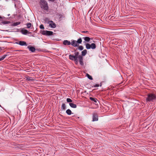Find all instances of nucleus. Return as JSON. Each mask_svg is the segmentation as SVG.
<instances>
[{
  "label": "nucleus",
  "instance_id": "nucleus-1",
  "mask_svg": "<svg viewBox=\"0 0 156 156\" xmlns=\"http://www.w3.org/2000/svg\"><path fill=\"white\" fill-rule=\"evenodd\" d=\"M79 52H77L75 53V55H72L71 54L70 55H69V58L72 59H73V58H78L79 60L80 64L81 66H83L84 65L83 57L81 55H79Z\"/></svg>",
  "mask_w": 156,
  "mask_h": 156
},
{
  "label": "nucleus",
  "instance_id": "nucleus-2",
  "mask_svg": "<svg viewBox=\"0 0 156 156\" xmlns=\"http://www.w3.org/2000/svg\"><path fill=\"white\" fill-rule=\"evenodd\" d=\"M39 4L41 9L45 11H48V7L47 2L45 0H40Z\"/></svg>",
  "mask_w": 156,
  "mask_h": 156
},
{
  "label": "nucleus",
  "instance_id": "nucleus-3",
  "mask_svg": "<svg viewBox=\"0 0 156 156\" xmlns=\"http://www.w3.org/2000/svg\"><path fill=\"white\" fill-rule=\"evenodd\" d=\"M147 96L146 100V102L147 103L153 102L156 99V96L154 94L150 93L148 94Z\"/></svg>",
  "mask_w": 156,
  "mask_h": 156
},
{
  "label": "nucleus",
  "instance_id": "nucleus-4",
  "mask_svg": "<svg viewBox=\"0 0 156 156\" xmlns=\"http://www.w3.org/2000/svg\"><path fill=\"white\" fill-rule=\"evenodd\" d=\"M86 48L87 49H90L91 48L92 49H95L96 48V45L94 43H91L90 44L88 43H87L86 44Z\"/></svg>",
  "mask_w": 156,
  "mask_h": 156
},
{
  "label": "nucleus",
  "instance_id": "nucleus-5",
  "mask_svg": "<svg viewBox=\"0 0 156 156\" xmlns=\"http://www.w3.org/2000/svg\"><path fill=\"white\" fill-rule=\"evenodd\" d=\"M48 23L49 24V26L51 28H54L56 27V24L52 21H49Z\"/></svg>",
  "mask_w": 156,
  "mask_h": 156
},
{
  "label": "nucleus",
  "instance_id": "nucleus-6",
  "mask_svg": "<svg viewBox=\"0 0 156 156\" xmlns=\"http://www.w3.org/2000/svg\"><path fill=\"white\" fill-rule=\"evenodd\" d=\"M53 32L52 31L45 30L43 32L42 34L46 35H52Z\"/></svg>",
  "mask_w": 156,
  "mask_h": 156
},
{
  "label": "nucleus",
  "instance_id": "nucleus-7",
  "mask_svg": "<svg viewBox=\"0 0 156 156\" xmlns=\"http://www.w3.org/2000/svg\"><path fill=\"white\" fill-rule=\"evenodd\" d=\"M93 121H97L98 120V116L96 113H94L92 117Z\"/></svg>",
  "mask_w": 156,
  "mask_h": 156
},
{
  "label": "nucleus",
  "instance_id": "nucleus-8",
  "mask_svg": "<svg viewBox=\"0 0 156 156\" xmlns=\"http://www.w3.org/2000/svg\"><path fill=\"white\" fill-rule=\"evenodd\" d=\"M71 43L73 46L75 47H77L79 46V45L77 43L75 40H72Z\"/></svg>",
  "mask_w": 156,
  "mask_h": 156
},
{
  "label": "nucleus",
  "instance_id": "nucleus-9",
  "mask_svg": "<svg viewBox=\"0 0 156 156\" xmlns=\"http://www.w3.org/2000/svg\"><path fill=\"white\" fill-rule=\"evenodd\" d=\"M27 48L29 49L30 51H31L32 52H34L35 51V48L34 47L32 46L31 45H29L27 47Z\"/></svg>",
  "mask_w": 156,
  "mask_h": 156
},
{
  "label": "nucleus",
  "instance_id": "nucleus-10",
  "mask_svg": "<svg viewBox=\"0 0 156 156\" xmlns=\"http://www.w3.org/2000/svg\"><path fill=\"white\" fill-rule=\"evenodd\" d=\"M17 44H18L21 46H27V44L26 42L24 41H20L19 43H16Z\"/></svg>",
  "mask_w": 156,
  "mask_h": 156
},
{
  "label": "nucleus",
  "instance_id": "nucleus-11",
  "mask_svg": "<svg viewBox=\"0 0 156 156\" xmlns=\"http://www.w3.org/2000/svg\"><path fill=\"white\" fill-rule=\"evenodd\" d=\"M21 32L22 34L24 35H26L27 34H31V33L29 32L27 30H22L21 31Z\"/></svg>",
  "mask_w": 156,
  "mask_h": 156
},
{
  "label": "nucleus",
  "instance_id": "nucleus-12",
  "mask_svg": "<svg viewBox=\"0 0 156 156\" xmlns=\"http://www.w3.org/2000/svg\"><path fill=\"white\" fill-rule=\"evenodd\" d=\"M71 42L70 41H68L67 40H64L63 42V44L64 45H70L71 44Z\"/></svg>",
  "mask_w": 156,
  "mask_h": 156
},
{
  "label": "nucleus",
  "instance_id": "nucleus-13",
  "mask_svg": "<svg viewBox=\"0 0 156 156\" xmlns=\"http://www.w3.org/2000/svg\"><path fill=\"white\" fill-rule=\"evenodd\" d=\"M1 22H0V24L1 25H5L7 24H9L11 22L9 21H3L2 20H0Z\"/></svg>",
  "mask_w": 156,
  "mask_h": 156
},
{
  "label": "nucleus",
  "instance_id": "nucleus-14",
  "mask_svg": "<svg viewBox=\"0 0 156 156\" xmlns=\"http://www.w3.org/2000/svg\"><path fill=\"white\" fill-rule=\"evenodd\" d=\"M69 105L71 107L73 108H76L77 107V106L76 104H74L73 103H69Z\"/></svg>",
  "mask_w": 156,
  "mask_h": 156
},
{
  "label": "nucleus",
  "instance_id": "nucleus-15",
  "mask_svg": "<svg viewBox=\"0 0 156 156\" xmlns=\"http://www.w3.org/2000/svg\"><path fill=\"white\" fill-rule=\"evenodd\" d=\"M90 99L91 101H93L95 103H97V101H98L97 99L95 98H93L92 97H90Z\"/></svg>",
  "mask_w": 156,
  "mask_h": 156
},
{
  "label": "nucleus",
  "instance_id": "nucleus-16",
  "mask_svg": "<svg viewBox=\"0 0 156 156\" xmlns=\"http://www.w3.org/2000/svg\"><path fill=\"white\" fill-rule=\"evenodd\" d=\"M87 52V51L86 49H85L83 50V51H82L81 52L82 53V56H85Z\"/></svg>",
  "mask_w": 156,
  "mask_h": 156
},
{
  "label": "nucleus",
  "instance_id": "nucleus-17",
  "mask_svg": "<svg viewBox=\"0 0 156 156\" xmlns=\"http://www.w3.org/2000/svg\"><path fill=\"white\" fill-rule=\"evenodd\" d=\"M83 38L86 41L88 42H89L91 39L89 37H83Z\"/></svg>",
  "mask_w": 156,
  "mask_h": 156
},
{
  "label": "nucleus",
  "instance_id": "nucleus-18",
  "mask_svg": "<svg viewBox=\"0 0 156 156\" xmlns=\"http://www.w3.org/2000/svg\"><path fill=\"white\" fill-rule=\"evenodd\" d=\"M20 24V22H15V23H13L11 25V26H12L14 27V26H16L18 25H19Z\"/></svg>",
  "mask_w": 156,
  "mask_h": 156
},
{
  "label": "nucleus",
  "instance_id": "nucleus-19",
  "mask_svg": "<svg viewBox=\"0 0 156 156\" xmlns=\"http://www.w3.org/2000/svg\"><path fill=\"white\" fill-rule=\"evenodd\" d=\"M78 58H73V59H71V58H69L70 60H73V61H74L75 62V63L76 64H77L78 63V59H77Z\"/></svg>",
  "mask_w": 156,
  "mask_h": 156
},
{
  "label": "nucleus",
  "instance_id": "nucleus-20",
  "mask_svg": "<svg viewBox=\"0 0 156 156\" xmlns=\"http://www.w3.org/2000/svg\"><path fill=\"white\" fill-rule=\"evenodd\" d=\"M66 112L68 115H70L72 114L71 111L69 109L67 110L66 111Z\"/></svg>",
  "mask_w": 156,
  "mask_h": 156
},
{
  "label": "nucleus",
  "instance_id": "nucleus-21",
  "mask_svg": "<svg viewBox=\"0 0 156 156\" xmlns=\"http://www.w3.org/2000/svg\"><path fill=\"white\" fill-rule=\"evenodd\" d=\"M7 55H3L0 57V61L3 60Z\"/></svg>",
  "mask_w": 156,
  "mask_h": 156
},
{
  "label": "nucleus",
  "instance_id": "nucleus-22",
  "mask_svg": "<svg viewBox=\"0 0 156 156\" xmlns=\"http://www.w3.org/2000/svg\"><path fill=\"white\" fill-rule=\"evenodd\" d=\"M61 108L62 110H65L66 108V106L65 104L64 103L62 104Z\"/></svg>",
  "mask_w": 156,
  "mask_h": 156
},
{
  "label": "nucleus",
  "instance_id": "nucleus-23",
  "mask_svg": "<svg viewBox=\"0 0 156 156\" xmlns=\"http://www.w3.org/2000/svg\"><path fill=\"white\" fill-rule=\"evenodd\" d=\"M77 43L78 44H81L82 43V40L81 38H80L77 41H76Z\"/></svg>",
  "mask_w": 156,
  "mask_h": 156
},
{
  "label": "nucleus",
  "instance_id": "nucleus-24",
  "mask_svg": "<svg viewBox=\"0 0 156 156\" xmlns=\"http://www.w3.org/2000/svg\"><path fill=\"white\" fill-rule=\"evenodd\" d=\"M86 75L87 77L90 80H92L93 79L92 77L89 74L87 73Z\"/></svg>",
  "mask_w": 156,
  "mask_h": 156
},
{
  "label": "nucleus",
  "instance_id": "nucleus-25",
  "mask_svg": "<svg viewBox=\"0 0 156 156\" xmlns=\"http://www.w3.org/2000/svg\"><path fill=\"white\" fill-rule=\"evenodd\" d=\"M26 25L27 26V28H29L31 27V23H27L26 24Z\"/></svg>",
  "mask_w": 156,
  "mask_h": 156
},
{
  "label": "nucleus",
  "instance_id": "nucleus-26",
  "mask_svg": "<svg viewBox=\"0 0 156 156\" xmlns=\"http://www.w3.org/2000/svg\"><path fill=\"white\" fill-rule=\"evenodd\" d=\"M83 49V47L82 46L80 45L79 46L78 48V49L80 50H82Z\"/></svg>",
  "mask_w": 156,
  "mask_h": 156
},
{
  "label": "nucleus",
  "instance_id": "nucleus-27",
  "mask_svg": "<svg viewBox=\"0 0 156 156\" xmlns=\"http://www.w3.org/2000/svg\"><path fill=\"white\" fill-rule=\"evenodd\" d=\"M66 101L68 102H69V103L70 102H72V100L69 98H67L66 99Z\"/></svg>",
  "mask_w": 156,
  "mask_h": 156
},
{
  "label": "nucleus",
  "instance_id": "nucleus-28",
  "mask_svg": "<svg viewBox=\"0 0 156 156\" xmlns=\"http://www.w3.org/2000/svg\"><path fill=\"white\" fill-rule=\"evenodd\" d=\"M99 86V84H96L95 85H94L93 86H92V87H98Z\"/></svg>",
  "mask_w": 156,
  "mask_h": 156
},
{
  "label": "nucleus",
  "instance_id": "nucleus-29",
  "mask_svg": "<svg viewBox=\"0 0 156 156\" xmlns=\"http://www.w3.org/2000/svg\"><path fill=\"white\" fill-rule=\"evenodd\" d=\"M40 28L41 29H44V27L43 24H41L40 26Z\"/></svg>",
  "mask_w": 156,
  "mask_h": 156
},
{
  "label": "nucleus",
  "instance_id": "nucleus-30",
  "mask_svg": "<svg viewBox=\"0 0 156 156\" xmlns=\"http://www.w3.org/2000/svg\"><path fill=\"white\" fill-rule=\"evenodd\" d=\"M82 32L83 33H88V31H82Z\"/></svg>",
  "mask_w": 156,
  "mask_h": 156
},
{
  "label": "nucleus",
  "instance_id": "nucleus-31",
  "mask_svg": "<svg viewBox=\"0 0 156 156\" xmlns=\"http://www.w3.org/2000/svg\"><path fill=\"white\" fill-rule=\"evenodd\" d=\"M48 1H51L52 2H54L55 0H48Z\"/></svg>",
  "mask_w": 156,
  "mask_h": 156
},
{
  "label": "nucleus",
  "instance_id": "nucleus-32",
  "mask_svg": "<svg viewBox=\"0 0 156 156\" xmlns=\"http://www.w3.org/2000/svg\"><path fill=\"white\" fill-rule=\"evenodd\" d=\"M102 83H100V87H101V86H102Z\"/></svg>",
  "mask_w": 156,
  "mask_h": 156
},
{
  "label": "nucleus",
  "instance_id": "nucleus-33",
  "mask_svg": "<svg viewBox=\"0 0 156 156\" xmlns=\"http://www.w3.org/2000/svg\"><path fill=\"white\" fill-rule=\"evenodd\" d=\"M2 18L0 16V19H2Z\"/></svg>",
  "mask_w": 156,
  "mask_h": 156
},
{
  "label": "nucleus",
  "instance_id": "nucleus-34",
  "mask_svg": "<svg viewBox=\"0 0 156 156\" xmlns=\"http://www.w3.org/2000/svg\"><path fill=\"white\" fill-rule=\"evenodd\" d=\"M28 80H30V79H28Z\"/></svg>",
  "mask_w": 156,
  "mask_h": 156
},
{
  "label": "nucleus",
  "instance_id": "nucleus-35",
  "mask_svg": "<svg viewBox=\"0 0 156 156\" xmlns=\"http://www.w3.org/2000/svg\"><path fill=\"white\" fill-rule=\"evenodd\" d=\"M6 1H7L8 0H6Z\"/></svg>",
  "mask_w": 156,
  "mask_h": 156
}]
</instances>
